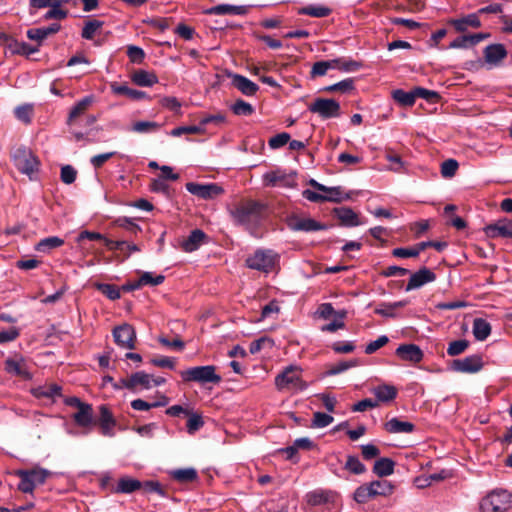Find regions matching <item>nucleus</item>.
Instances as JSON below:
<instances>
[{
    "label": "nucleus",
    "mask_w": 512,
    "mask_h": 512,
    "mask_svg": "<svg viewBox=\"0 0 512 512\" xmlns=\"http://www.w3.org/2000/svg\"><path fill=\"white\" fill-rule=\"evenodd\" d=\"M318 314L323 319H328L332 315H337L340 319L346 316V311L335 312L331 303H323L318 308Z\"/></svg>",
    "instance_id": "obj_55"
},
{
    "label": "nucleus",
    "mask_w": 512,
    "mask_h": 512,
    "mask_svg": "<svg viewBox=\"0 0 512 512\" xmlns=\"http://www.w3.org/2000/svg\"><path fill=\"white\" fill-rule=\"evenodd\" d=\"M354 89V81L351 78L344 79L338 83L330 85L325 88V91L335 92L340 91L343 93L349 92Z\"/></svg>",
    "instance_id": "obj_57"
},
{
    "label": "nucleus",
    "mask_w": 512,
    "mask_h": 512,
    "mask_svg": "<svg viewBox=\"0 0 512 512\" xmlns=\"http://www.w3.org/2000/svg\"><path fill=\"white\" fill-rule=\"evenodd\" d=\"M331 10L324 6L309 5L301 8L298 13L311 17L322 18L330 14Z\"/></svg>",
    "instance_id": "obj_43"
},
{
    "label": "nucleus",
    "mask_w": 512,
    "mask_h": 512,
    "mask_svg": "<svg viewBox=\"0 0 512 512\" xmlns=\"http://www.w3.org/2000/svg\"><path fill=\"white\" fill-rule=\"evenodd\" d=\"M334 418L323 412H315L312 420V427L324 428L333 422Z\"/></svg>",
    "instance_id": "obj_58"
},
{
    "label": "nucleus",
    "mask_w": 512,
    "mask_h": 512,
    "mask_svg": "<svg viewBox=\"0 0 512 512\" xmlns=\"http://www.w3.org/2000/svg\"><path fill=\"white\" fill-rule=\"evenodd\" d=\"M111 88L115 94L125 95L130 99L139 100L146 97V93L144 91L132 89L124 84H113Z\"/></svg>",
    "instance_id": "obj_38"
},
{
    "label": "nucleus",
    "mask_w": 512,
    "mask_h": 512,
    "mask_svg": "<svg viewBox=\"0 0 512 512\" xmlns=\"http://www.w3.org/2000/svg\"><path fill=\"white\" fill-rule=\"evenodd\" d=\"M139 279L142 286H157L163 283L165 277L163 275L153 276L151 272H144Z\"/></svg>",
    "instance_id": "obj_62"
},
{
    "label": "nucleus",
    "mask_w": 512,
    "mask_h": 512,
    "mask_svg": "<svg viewBox=\"0 0 512 512\" xmlns=\"http://www.w3.org/2000/svg\"><path fill=\"white\" fill-rule=\"evenodd\" d=\"M394 486L387 480H376L359 486L354 492V500L363 504L377 496H389Z\"/></svg>",
    "instance_id": "obj_2"
},
{
    "label": "nucleus",
    "mask_w": 512,
    "mask_h": 512,
    "mask_svg": "<svg viewBox=\"0 0 512 512\" xmlns=\"http://www.w3.org/2000/svg\"><path fill=\"white\" fill-rule=\"evenodd\" d=\"M96 288L110 300H117L121 296L119 288L112 284L98 283Z\"/></svg>",
    "instance_id": "obj_54"
},
{
    "label": "nucleus",
    "mask_w": 512,
    "mask_h": 512,
    "mask_svg": "<svg viewBox=\"0 0 512 512\" xmlns=\"http://www.w3.org/2000/svg\"><path fill=\"white\" fill-rule=\"evenodd\" d=\"M345 469L356 475L363 474L366 471L365 465L359 460V458L352 455L347 457Z\"/></svg>",
    "instance_id": "obj_47"
},
{
    "label": "nucleus",
    "mask_w": 512,
    "mask_h": 512,
    "mask_svg": "<svg viewBox=\"0 0 512 512\" xmlns=\"http://www.w3.org/2000/svg\"><path fill=\"white\" fill-rule=\"evenodd\" d=\"M205 238L206 234L202 230H193L182 242L181 247L185 252H193L203 244Z\"/></svg>",
    "instance_id": "obj_25"
},
{
    "label": "nucleus",
    "mask_w": 512,
    "mask_h": 512,
    "mask_svg": "<svg viewBox=\"0 0 512 512\" xmlns=\"http://www.w3.org/2000/svg\"><path fill=\"white\" fill-rule=\"evenodd\" d=\"M277 261V254L272 250H257L248 257L246 264L249 268L268 273L273 270Z\"/></svg>",
    "instance_id": "obj_7"
},
{
    "label": "nucleus",
    "mask_w": 512,
    "mask_h": 512,
    "mask_svg": "<svg viewBox=\"0 0 512 512\" xmlns=\"http://www.w3.org/2000/svg\"><path fill=\"white\" fill-rule=\"evenodd\" d=\"M415 429L413 423L409 421H403L399 418H392L385 423V430L392 434H400V433H411Z\"/></svg>",
    "instance_id": "obj_24"
},
{
    "label": "nucleus",
    "mask_w": 512,
    "mask_h": 512,
    "mask_svg": "<svg viewBox=\"0 0 512 512\" xmlns=\"http://www.w3.org/2000/svg\"><path fill=\"white\" fill-rule=\"evenodd\" d=\"M188 416L189 418L187 421V431L189 434H194L204 425V421L201 415L196 413L189 412Z\"/></svg>",
    "instance_id": "obj_59"
},
{
    "label": "nucleus",
    "mask_w": 512,
    "mask_h": 512,
    "mask_svg": "<svg viewBox=\"0 0 512 512\" xmlns=\"http://www.w3.org/2000/svg\"><path fill=\"white\" fill-rule=\"evenodd\" d=\"M332 497V493L325 490H314L307 494V502L309 505L318 506L328 503Z\"/></svg>",
    "instance_id": "obj_39"
},
{
    "label": "nucleus",
    "mask_w": 512,
    "mask_h": 512,
    "mask_svg": "<svg viewBox=\"0 0 512 512\" xmlns=\"http://www.w3.org/2000/svg\"><path fill=\"white\" fill-rule=\"evenodd\" d=\"M160 128L157 122L153 121H138L133 124L132 131L136 133H151L155 132Z\"/></svg>",
    "instance_id": "obj_51"
},
{
    "label": "nucleus",
    "mask_w": 512,
    "mask_h": 512,
    "mask_svg": "<svg viewBox=\"0 0 512 512\" xmlns=\"http://www.w3.org/2000/svg\"><path fill=\"white\" fill-rule=\"evenodd\" d=\"M468 346H469V341H467L465 339L452 341L447 348V354L449 356L460 355L468 348Z\"/></svg>",
    "instance_id": "obj_56"
},
{
    "label": "nucleus",
    "mask_w": 512,
    "mask_h": 512,
    "mask_svg": "<svg viewBox=\"0 0 512 512\" xmlns=\"http://www.w3.org/2000/svg\"><path fill=\"white\" fill-rule=\"evenodd\" d=\"M408 303V300H401L393 303H382L375 309V313L383 317L395 318L397 316L395 310L405 307Z\"/></svg>",
    "instance_id": "obj_33"
},
{
    "label": "nucleus",
    "mask_w": 512,
    "mask_h": 512,
    "mask_svg": "<svg viewBox=\"0 0 512 512\" xmlns=\"http://www.w3.org/2000/svg\"><path fill=\"white\" fill-rule=\"evenodd\" d=\"M127 55L132 63L140 64L143 62L145 58V52L142 48L135 46V45H129L127 47Z\"/></svg>",
    "instance_id": "obj_61"
},
{
    "label": "nucleus",
    "mask_w": 512,
    "mask_h": 512,
    "mask_svg": "<svg viewBox=\"0 0 512 512\" xmlns=\"http://www.w3.org/2000/svg\"><path fill=\"white\" fill-rule=\"evenodd\" d=\"M61 29L60 24L53 23L47 27H40V28H32L27 30V37L32 40L36 41L38 46L42 44V42L48 38L50 35L56 34Z\"/></svg>",
    "instance_id": "obj_20"
},
{
    "label": "nucleus",
    "mask_w": 512,
    "mask_h": 512,
    "mask_svg": "<svg viewBox=\"0 0 512 512\" xmlns=\"http://www.w3.org/2000/svg\"><path fill=\"white\" fill-rule=\"evenodd\" d=\"M389 342V338L386 335H381L376 340L371 341L365 347L366 354H373Z\"/></svg>",
    "instance_id": "obj_64"
},
{
    "label": "nucleus",
    "mask_w": 512,
    "mask_h": 512,
    "mask_svg": "<svg viewBox=\"0 0 512 512\" xmlns=\"http://www.w3.org/2000/svg\"><path fill=\"white\" fill-rule=\"evenodd\" d=\"M205 132V128L199 125H191V126H180L171 130L170 135L174 137H179L183 134H202Z\"/></svg>",
    "instance_id": "obj_50"
},
{
    "label": "nucleus",
    "mask_w": 512,
    "mask_h": 512,
    "mask_svg": "<svg viewBox=\"0 0 512 512\" xmlns=\"http://www.w3.org/2000/svg\"><path fill=\"white\" fill-rule=\"evenodd\" d=\"M112 334L119 347L130 350L135 348L136 332L130 324L124 323L115 327Z\"/></svg>",
    "instance_id": "obj_10"
},
{
    "label": "nucleus",
    "mask_w": 512,
    "mask_h": 512,
    "mask_svg": "<svg viewBox=\"0 0 512 512\" xmlns=\"http://www.w3.org/2000/svg\"><path fill=\"white\" fill-rule=\"evenodd\" d=\"M179 374L185 382L218 384L222 380L221 376L216 373V368L213 365L191 367L180 371Z\"/></svg>",
    "instance_id": "obj_3"
},
{
    "label": "nucleus",
    "mask_w": 512,
    "mask_h": 512,
    "mask_svg": "<svg viewBox=\"0 0 512 512\" xmlns=\"http://www.w3.org/2000/svg\"><path fill=\"white\" fill-rule=\"evenodd\" d=\"M484 232L489 238H512V220L507 218L499 219L487 225L484 228Z\"/></svg>",
    "instance_id": "obj_14"
},
{
    "label": "nucleus",
    "mask_w": 512,
    "mask_h": 512,
    "mask_svg": "<svg viewBox=\"0 0 512 512\" xmlns=\"http://www.w3.org/2000/svg\"><path fill=\"white\" fill-rule=\"evenodd\" d=\"M175 480L180 482H190L197 478V472L193 468L177 469L172 472Z\"/></svg>",
    "instance_id": "obj_48"
},
{
    "label": "nucleus",
    "mask_w": 512,
    "mask_h": 512,
    "mask_svg": "<svg viewBox=\"0 0 512 512\" xmlns=\"http://www.w3.org/2000/svg\"><path fill=\"white\" fill-rule=\"evenodd\" d=\"M507 55V51L502 44L488 45L484 50V57L487 63L497 64Z\"/></svg>",
    "instance_id": "obj_26"
},
{
    "label": "nucleus",
    "mask_w": 512,
    "mask_h": 512,
    "mask_svg": "<svg viewBox=\"0 0 512 512\" xmlns=\"http://www.w3.org/2000/svg\"><path fill=\"white\" fill-rule=\"evenodd\" d=\"M420 250H418V245L416 244L411 248H395L392 250V255L397 258H414L420 254Z\"/></svg>",
    "instance_id": "obj_60"
},
{
    "label": "nucleus",
    "mask_w": 512,
    "mask_h": 512,
    "mask_svg": "<svg viewBox=\"0 0 512 512\" xmlns=\"http://www.w3.org/2000/svg\"><path fill=\"white\" fill-rule=\"evenodd\" d=\"M132 81L141 87H151L158 82V77L146 70H137L132 75Z\"/></svg>",
    "instance_id": "obj_31"
},
{
    "label": "nucleus",
    "mask_w": 512,
    "mask_h": 512,
    "mask_svg": "<svg viewBox=\"0 0 512 512\" xmlns=\"http://www.w3.org/2000/svg\"><path fill=\"white\" fill-rule=\"evenodd\" d=\"M338 60L318 61L315 62L311 69V76H324L329 69H336L338 66Z\"/></svg>",
    "instance_id": "obj_41"
},
{
    "label": "nucleus",
    "mask_w": 512,
    "mask_h": 512,
    "mask_svg": "<svg viewBox=\"0 0 512 512\" xmlns=\"http://www.w3.org/2000/svg\"><path fill=\"white\" fill-rule=\"evenodd\" d=\"M287 226L292 231L314 232L326 230L327 226L312 218L300 217L292 214L286 219Z\"/></svg>",
    "instance_id": "obj_8"
},
{
    "label": "nucleus",
    "mask_w": 512,
    "mask_h": 512,
    "mask_svg": "<svg viewBox=\"0 0 512 512\" xmlns=\"http://www.w3.org/2000/svg\"><path fill=\"white\" fill-rule=\"evenodd\" d=\"M309 110L325 119L338 117L340 115V105L334 99L317 98L310 104Z\"/></svg>",
    "instance_id": "obj_9"
},
{
    "label": "nucleus",
    "mask_w": 512,
    "mask_h": 512,
    "mask_svg": "<svg viewBox=\"0 0 512 512\" xmlns=\"http://www.w3.org/2000/svg\"><path fill=\"white\" fill-rule=\"evenodd\" d=\"M231 78L233 86L246 96L255 95L259 89L256 83L252 82L251 80L242 75L233 74Z\"/></svg>",
    "instance_id": "obj_22"
},
{
    "label": "nucleus",
    "mask_w": 512,
    "mask_h": 512,
    "mask_svg": "<svg viewBox=\"0 0 512 512\" xmlns=\"http://www.w3.org/2000/svg\"><path fill=\"white\" fill-rule=\"evenodd\" d=\"M358 362L357 360H349V361H341L337 364H333L329 367V369L326 371V375L333 376L340 374L352 367L357 366Z\"/></svg>",
    "instance_id": "obj_49"
},
{
    "label": "nucleus",
    "mask_w": 512,
    "mask_h": 512,
    "mask_svg": "<svg viewBox=\"0 0 512 512\" xmlns=\"http://www.w3.org/2000/svg\"><path fill=\"white\" fill-rule=\"evenodd\" d=\"M26 471L29 474V478L34 487L44 484L48 476L51 474L48 470L43 468H34Z\"/></svg>",
    "instance_id": "obj_44"
},
{
    "label": "nucleus",
    "mask_w": 512,
    "mask_h": 512,
    "mask_svg": "<svg viewBox=\"0 0 512 512\" xmlns=\"http://www.w3.org/2000/svg\"><path fill=\"white\" fill-rule=\"evenodd\" d=\"M15 474L20 478L18 489L23 493H32L35 489L26 470H18Z\"/></svg>",
    "instance_id": "obj_46"
},
{
    "label": "nucleus",
    "mask_w": 512,
    "mask_h": 512,
    "mask_svg": "<svg viewBox=\"0 0 512 512\" xmlns=\"http://www.w3.org/2000/svg\"><path fill=\"white\" fill-rule=\"evenodd\" d=\"M102 25H103V22L98 21V20H90V21L86 22L82 29V33H81L82 38L87 39V40L93 39L96 31L98 29H100L102 27Z\"/></svg>",
    "instance_id": "obj_52"
},
{
    "label": "nucleus",
    "mask_w": 512,
    "mask_h": 512,
    "mask_svg": "<svg viewBox=\"0 0 512 512\" xmlns=\"http://www.w3.org/2000/svg\"><path fill=\"white\" fill-rule=\"evenodd\" d=\"M263 182L265 186L270 187H293L295 185V179L292 175L285 173L284 171L277 169L268 171L263 175Z\"/></svg>",
    "instance_id": "obj_12"
},
{
    "label": "nucleus",
    "mask_w": 512,
    "mask_h": 512,
    "mask_svg": "<svg viewBox=\"0 0 512 512\" xmlns=\"http://www.w3.org/2000/svg\"><path fill=\"white\" fill-rule=\"evenodd\" d=\"M483 367V361L479 355H470L452 362L451 368L461 373H476Z\"/></svg>",
    "instance_id": "obj_13"
},
{
    "label": "nucleus",
    "mask_w": 512,
    "mask_h": 512,
    "mask_svg": "<svg viewBox=\"0 0 512 512\" xmlns=\"http://www.w3.org/2000/svg\"><path fill=\"white\" fill-rule=\"evenodd\" d=\"M512 504V495L506 490H494L480 502L481 512H506Z\"/></svg>",
    "instance_id": "obj_4"
},
{
    "label": "nucleus",
    "mask_w": 512,
    "mask_h": 512,
    "mask_svg": "<svg viewBox=\"0 0 512 512\" xmlns=\"http://www.w3.org/2000/svg\"><path fill=\"white\" fill-rule=\"evenodd\" d=\"M12 159L15 167L22 174L27 175L31 180L34 179V174L38 172L40 161L30 149L26 147L16 149Z\"/></svg>",
    "instance_id": "obj_5"
},
{
    "label": "nucleus",
    "mask_w": 512,
    "mask_h": 512,
    "mask_svg": "<svg viewBox=\"0 0 512 512\" xmlns=\"http://www.w3.org/2000/svg\"><path fill=\"white\" fill-rule=\"evenodd\" d=\"M491 333V325L482 318H476L473 322V335L478 341H484Z\"/></svg>",
    "instance_id": "obj_36"
},
{
    "label": "nucleus",
    "mask_w": 512,
    "mask_h": 512,
    "mask_svg": "<svg viewBox=\"0 0 512 512\" xmlns=\"http://www.w3.org/2000/svg\"><path fill=\"white\" fill-rule=\"evenodd\" d=\"M450 24L454 26L456 31L464 32L468 26L474 28L480 27L481 21L479 20L478 13H472L460 19H452L450 20Z\"/></svg>",
    "instance_id": "obj_27"
},
{
    "label": "nucleus",
    "mask_w": 512,
    "mask_h": 512,
    "mask_svg": "<svg viewBox=\"0 0 512 512\" xmlns=\"http://www.w3.org/2000/svg\"><path fill=\"white\" fill-rule=\"evenodd\" d=\"M275 386L279 391L297 393L305 390L308 384L302 379V369L296 365H290L275 377Z\"/></svg>",
    "instance_id": "obj_1"
},
{
    "label": "nucleus",
    "mask_w": 512,
    "mask_h": 512,
    "mask_svg": "<svg viewBox=\"0 0 512 512\" xmlns=\"http://www.w3.org/2000/svg\"><path fill=\"white\" fill-rule=\"evenodd\" d=\"M274 346L273 339L269 337H261L250 344L249 351L251 354H257L262 349H271Z\"/></svg>",
    "instance_id": "obj_53"
},
{
    "label": "nucleus",
    "mask_w": 512,
    "mask_h": 512,
    "mask_svg": "<svg viewBox=\"0 0 512 512\" xmlns=\"http://www.w3.org/2000/svg\"><path fill=\"white\" fill-rule=\"evenodd\" d=\"M333 213L341 224L346 227H355L364 223L359 219L358 214L349 207L334 208Z\"/></svg>",
    "instance_id": "obj_19"
},
{
    "label": "nucleus",
    "mask_w": 512,
    "mask_h": 512,
    "mask_svg": "<svg viewBox=\"0 0 512 512\" xmlns=\"http://www.w3.org/2000/svg\"><path fill=\"white\" fill-rule=\"evenodd\" d=\"M231 110L235 115L238 116H249L254 113V107L242 99H238L231 106Z\"/></svg>",
    "instance_id": "obj_45"
},
{
    "label": "nucleus",
    "mask_w": 512,
    "mask_h": 512,
    "mask_svg": "<svg viewBox=\"0 0 512 512\" xmlns=\"http://www.w3.org/2000/svg\"><path fill=\"white\" fill-rule=\"evenodd\" d=\"M64 244V240L58 236H50L40 240L35 249L42 253H49L51 250L58 248Z\"/></svg>",
    "instance_id": "obj_37"
},
{
    "label": "nucleus",
    "mask_w": 512,
    "mask_h": 512,
    "mask_svg": "<svg viewBox=\"0 0 512 512\" xmlns=\"http://www.w3.org/2000/svg\"><path fill=\"white\" fill-rule=\"evenodd\" d=\"M186 189L191 194L198 196L202 199H209L222 193V188L217 184H198L189 182L186 184Z\"/></svg>",
    "instance_id": "obj_16"
},
{
    "label": "nucleus",
    "mask_w": 512,
    "mask_h": 512,
    "mask_svg": "<svg viewBox=\"0 0 512 512\" xmlns=\"http://www.w3.org/2000/svg\"><path fill=\"white\" fill-rule=\"evenodd\" d=\"M92 102H93L92 96H86L83 99H81L79 102H77L75 104V106H73L72 109L70 110V113H69V116L67 119V124L69 126H72L75 122V119L77 117L81 116L82 114H84Z\"/></svg>",
    "instance_id": "obj_32"
},
{
    "label": "nucleus",
    "mask_w": 512,
    "mask_h": 512,
    "mask_svg": "<svg viewBox=\"0 0 512 512\" xmlns=\"http://www.w3.org/2000/svg\"><path fill=\"white\" fill-rule=\"evenodd\" d=\"M458 162L454 159H447L441 164V174L445 178L455 175L458 169Z\"/></svg>",
    "instance_id": "obj_63"
},
{
    "label": "nucleus",
    "mask_w": 512,
    "mask_h": 512,
    "mask_svg": "<svg viewBox=\"0 0 512 512\" xmlns=\"http://www.w3.org/2000/svg\"><path fill=\"white\" fill-rule=\"evenodd\" d=\"M309 185H311L313 188H315L318 191L325 192L324 198L325 201L329 202H341L343 200L349 199L350 196L348 194L344 195L341 187H327L319 182H317L314 179H311L309 181Z\"/></svg>",
    "instance_id": "obj_18"
},
{
    "label": "nucleus",
    "mask_w": 512,
    "mask_h": 512,
    "mask_svg": "<svg viewBox=\"0 0 512 512\" xmlns=\"http://www.w3.org/2000/svg\"><path fill=\"white\" fill-rule=\"evenodd\" d=\"M4 369L8 374L21 377L24 380L32 379V373L21 355L7 358L4 362Z\"/></svg>",
    "instance_id": "obj_11"
},
{
    "label": "nucleus",
    "mask_w": 512,
    "mask_h": 512,
    "mask_svg": "<svg viewBox=\"0 0 512 512\" xmlns=\"http://www.w3.org/2000/svg\"><path fill=\"white\" fill-rule=\"evenodd\" d=\"M392 97L402 106H412L416 100L414 90L406 92L402 89H397L392 92Z\"/></svg>",
    "instance_id": "obj_42"
},
{
    "label": "nucleus",
    "mask_w": 512,
    "mask_h": 512,
    "mask_svg": "<svg viewBox=\"0 0 512 512\" xmlns=\"http://www.w3.org/2000/svg\"><path fill=\"white\" fill-rule=\"evenodd\" d=\"M263 206L254 201L244 203L233 212L234 219L246 227L257 224L261 218Z\"/></svg>",
    "instance_id": "obj_6"
},
{
    "label": "nucleus",
    "mask_w": 512,
    "mask_h": 512,
    "mask_svg": "<svg viewBox=\"0 0 512 512\" xmlns=\"http://www.w3.org/2000/svg\"><path fill=\"white\" fill-rule=\"evenodd\" d=\"M248 10L249 6L220 4L209 8L206 13L210 15H245L248 13Z\"/></svg>",
    "instance_id": "obj_21"
},
{
    "label": "nucleus",
    "mask_w": 512,
    "mask_h": 512,
    "mask_svg": "<svg viewBox=\"0 0 512 512\" xmlns=\"http://www.w3.org/2000/svg\"><path fill=\"white\" fill-rule=\"evenodd\" d=\"M395 463L390 458H380L375 461L373 472L379 477H385L393 474Z\"/></svg>",
    "instance_id": "obj_34"
},
{
    "label": "nucleus",
    "mask_w": 512,
    "mask_h": 512,
    "mask_svg": "<svg viewBox=\"0 0 512 512\" xmlns=\"http://www.w3.org/2000/svg\"><path fill=\"white\" fill-rule=\"evenodd\" d=\"M372 392L380 402L392 401L397 395V390L392 385H379L373 388Z\"/></svg>",
    "instance_id": "obj_35"
},
{
    "label": "nucleus",
    "mask_w": 512,
    "mask_h": 512,
    "mask_svg": "<svg viewBox=\"0 0 512 512\" xmlns=\"http://www.w3.org/2000/svg\"><path fill=\"white\" fill-rule=\"evenodd\" d=\"M61 391V386L57 384H48L32 389V394L36 398H49L54 400L56 397L61 396Z\"/></svg>",
    "instance_id": "obj_29"
},
{
    "label": "nucleus",
    "mask_w": 512,
    "mask_h": 512,
    "mask_svg": "<svg viewBox=\"0 0 512 512\" xmlns=\"http://www.w3.org/2000/svg\"><path fill=\"white\" fill-rule=\"evenodd\" d=\"M129 386H133L134 389L138 386H141L144 389H149L152 387V376L140 371L132 374L130 376Z\"/></svg>",
    "instance_id": "obj_40"
},
{
    "label": "nucleus",
    "mask_w": 512,
    "mask_h": 512,
    "mask_svg": "<svg viewBox=\"0 0 512 512\" xmlns=\"http://www.w3.org/2000/svg\"><path fill=\"white\" fill-rule=\"evenodd\" d=\"M395 354L401 360L414 364L421 362L424 357L423 351L416 344H401L396 349Z\"/></svg>",
    "instance_id": "obj_17"
},
{
    "label": "nucleus",
    "mask_w": 512,
    "mask_h": 512,
    "mask_svg": "<svg viewBox=\"0 0 512 512\" xmlns=\"http://www.w3.org/2000/svg\"><path fill=\"white\" fill-rule=\"evenodd\" d=\"M141 486V482L136 479L130 477H122L119 479L116 486H111L110 492L129 494L140 489Z\"/></svg>",
    "instance_id": "obj_23"
},
{
    "label": "nucleus",
    "mask_w": 512,
    "mask_h": 512,
    "mask_svg": "<svg viewBox=\"0 0 512 512\" xmlns=\"http://www.w3.org/2000/svg\"><path fill=\"white\" fill-rule=\"evenodd\" d=\"M100 416H99V424L102 429L103 435H111V430L115 426V419L106 405H101L99 407Z\"/></svg>",
    "instance_id": "obj_28"
},
{
    "label": "nucleus",
    "mask_w": 512,
    "mask_h": 512,
    "mask_svg": "<svg viewBox=\"0 0 512 512\" xmlns=\"http://www.w3.org/2000/svg\"><path fill=\"white\" fill-rule=\"evenodd\" d=\"M74 421L81 427H87L92 424L93 421V409L88 403L83 404L78 408L77 413L73 416Z\"/></svg>",
    "instance_id": "obj_30"
},
{
    "label": "nucleus",
    "mask_w": 512,
    "mask_h": 512,
    "mask_svg": "<svg viewBox=\"0 0 512 512\" xmlns=\"http://www.w3.org/2000/svg\"><path fill=\"white\" fill-rule=\"evenodd\" d=\"M436 274L427 267H422L417 272L411 274L405 290L407 292L418 289L425 284L434 282Z\"/></svg>",
    "instance_id": "obj_15"
}]
</instances>
